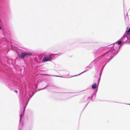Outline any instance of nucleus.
Here are the masks:
<instances>
[{
    "label": "nucleus",
    "instance_id": "nucleus-1",
    "mask_svg": "<svg viewBox=\"0 0 130 130\" xmlns=\"http://www.w3.org/2000/svg\"><path fill=\"white\" fill-rule=\"evenodd\" d=\"M32 55V54L27 52H22L21 55L19 56L22 59H23L25 57L29 56Z\"/></svg>",
    "mask_w": 130,
    "mask_h": 130
},
{
    "label": "nucleus",
    "instance_id": "nucleus-2",
    "mask_svg": "<svg viewBox=\"0 0 130 130\" xmlns=\"http://www.w3.org/2000/svg\"><path fill=\"white\" fill-rule=\"evenodd\" d=\"M52 59V58L50 55H48L46 56V57L43 58L42 61L46 62L50 61Z\"/></svg>",
    "mask_w": 130,
    "mask_h": 130
},
{
    "label": "nucleus",
    "instance_id": "nucleus-3",
    "mask_svg": "<svg viewBox=\"0 0 130 130\" xmlns=\"http://www.w3.org/2000/svg\"><path fill=\"white\" fill-rule=\"evenodd\" d=\"M96 84L94 83L93 84L92 86V87L93 89H95L96 88Z\"/></svg>",
    "mask_w": 130,
    "mask_h": 130
},
{
    "label": "nucleus",
    "instance_id": "nucleus-4",
    "mask_svg": "<svg viewBox=\"0 0 130 130\" xmlns=\"http://www.w3.org/2000/svg\"><path fill=\"white\" fill-rule=\"evenodd\" d=\"M117 43L118 45H120L122 44V42L121 41H119L117 42Z\"/></svg>",
    "mask_w": 130,
    "mask_h": 130
},
{
    "label": "nucleus",
    "instance_id": "nucleus-5",
    "mask_svg": "<svg viewBox=\"0 0 130 130\" xmlns=\"http://www.w3.org/2000/svg\"><path fill=\"white\" fill-rule=\"evenodd\" d=\"M130 32V27H129V29L126 32L127 33H128Z\"/></svg>",
    "mask_w": 130,
    "mask_h": 130
},
{
    "label": "nucleus",
    "instance_id": "nucleus-6",
    "mask_svg": "<svg viewBox=\"0 0 130 130\" xmlns=\"http://www.w3.org/2000/svg\"><path fill=\"white\" fill-rule=\"evenodd\" d=\"M127 35V34H125L123 36V38H125L126 36Z\"/></svg>",
    "mask_w": 130,
    "mask_h": 130
},
{
    "label": "nucleus",
    "instance_id": "nucleus-7",
    "mask_svg": "<svg viewBox=\"0 0 130 130\" xmlns=\"http://www.w3.org/2000/svg\"><path fill=\"white\" fill-rule=\"evenodd\" d=\"M124 38H123V37L121 38V39L122 40H123V39H124Z\"/></svg>",
    "mask_w": 130,
    "mask_h": 130
},
{
    "label": "nucleus",
    "instance_id": "nucleus-8",
    "mask_svg": "<svg viewBox=\"0 0 130 130\" xmlns=\"http://www.w3.org/2000/svg\"><path fill=\"white\" fill-rule=\"evenodd\" d=\"M14 91L15 92V93H18V91L17 90H15Z\"/></svg>",
    "mask_w": 130,
    "mask_h": 130
},
{
    "label": "nucleus",
    "instance_id": "nucleus-9",
    "mask_svg": "<svg viewBox=\"0 0 130 130\" xmlns=\"http://www.w3.org/2000/svg\"><path fill=\"white\" fill-rule=\"evenodd\" d=\"M42 75H47L46 74H42Z\"/></svg>",
    "mask_w": 130,
    "mask_h": 130
},
{
    "label": "nucleus",
    "instance_id": "nucleus-10",
    "mask_svg": "<svg viewBox=\"0 0 130 130\" xmlns=\"http://www.w3.org/2000/svg\"><path fill=\"white\" fill-rule=\"evenodd\" d=\"M1 29V27L0 26V29Z\"/></svg>",
    "mask_w": 130,
    "mask_h": 130
},
{
    "label": "nucleus",
    "instance_id": "nucleus-11",
    "mask_svg": "<svg viewBox=\"0 0 130 130\" xmlns=\"http://www.w3.org/2000/svg\"><path fill=\"white\" fill-rule=\"evenodd\" d=\"M22 115V114H21V117Z\"/></svg>",
    "mask_w": 130,
    "mask_h": 130
},
{
    "label": "nucleus",
    "instance_id": "nucleus-12",
    "mask_svg": "<svg viewBox=\"0 0 130 130\" xmlns=\"http://www.w3.org/2000/svg\"><path fill=\"white\" fill-rule=\"evenodd\" d=\"M100 80V78L99 79V81Z\"/></svg>",
    "mask_w": 130,
    "mask_h": 130
}]
</instances>
